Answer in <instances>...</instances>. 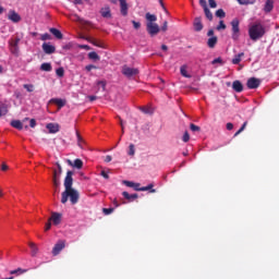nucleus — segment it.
<instances>
[{"instance_id": "f257e3e1", "label": "nucleus", "mask_w": 279, "mask_h": 279, "mask_svg": "<svg viewBox=\"0 0 279 279\" xmlns=\"http://www.w3.org/2000/svg\"><path fill=\"white\" fill-rule=\"evenodd\" d=\"M64 192L61 194V204H66L70 202L73 206L80 202V192L77 190L73 189V171L69 170L66 172L65 179H64Z\"/></svg>"}, {"instance_id": "f03ea898", "label": "nucleus", "mask_w": 279, "mask_h": 279, "mask_svg": "<svg viewBox=\"0 0 279 279\" xmlns=\"http://www.w3.org/2000/svg\"><path fill=\"white\" fill-rule=\"evenodd\" d=\"M266 33L267 31L265 29V25H263V23L260 22H255L248 27V36L251 40H253V43H256V40H260V38H263Z\"/></svg>"}, {"instance_id": "7ed1b4c3", "label": "nucleus", "mask_w": 279, "mask_h": 279, "mask_svg": "<svg viewBox=\"0 0 279 279\" xmlns=\"http://www.w3.org/2000/svg\"><path fill=\"white\" fill-rule=\"evenodd\" d=\"M240 24L241 22L239 21V19H233L231 21V32L233 40H239V36L241 34V28L239 27Z\"/></svg>"}, {"instance_id": "20e7f679", "label": "nucleus", "mask_w": 279, "mask_h": 279, "mask_svg": "<svg viewBox=\"0 0 279 279\" xmlns=\"http://www.w3.org/2000/svg\"><path fill=\"white\" fill-rule=\"evenodd\" d=\"M146 32L149 34V36H158L160 33V26H158L157 23H146Z\"/></svg>"}, {"instance_id": "39448f33", "label": "nucleus", "mask_w": 279, "mask_h": 279, "mask_svg": "<svg viewBox=\"0 0 279 279\" xmlns=\"http://www.w3.org/2000/svg\"><path fill=\"white\" fill-rule=\"evenodd\" d=\"M138 69L136 68H130L128 65H124L122 68V75H125V77H134L136 75H138Z\"/></svg>"}, {"instance_id": "423d86ee", "label": "nucleus", "mask_w": 279, "mask_h": 279, "mask_svg": "<svg viewBox=\"0 0 279 279\" xmlns=\"http://www.w3.org/2000/svg\"><path fill=\"white\" fill-rule=\"evenodd\" d=\"M66 247V241L64 240H59L53 248H52V255L53 256H58V254H60V252H62V250H64Z\"/></svg>"}, {"instance_id": "0eeeda50", "label": "nucleus", "mask_w": 279, "mask_h": 279, "mask_svg": "<svg viewBox=\"0 0 279 279\" xmlns=\"http://www.w3.org/2000/svg\"><path fill=\"white\" fill-rule=\"evenodd\" d=\"M246 86L251 90L258 88V86H260V78H256V77L248 78L246 82Z\"/></svg>"}, {"instance_id": "6e6552de", "label": "nucleus", "mask_w": 279, "mask_h": 279, "mask_svg": "<svg viewBox=\"0 0 279 279\" xmlns=\"http://www.w3.org/2000/svg\"><path fill=\"white\" fill-rule=\"evenodd\" d=\"M119 3H120V14H122L123 16H128V12L130 10L128 0H119Z\"/></svg>"}, {"instance_id": "1a4fd4ad", "label": "nucleus", "mask_w": 279, "mask_h": 279, "mask_svg": "<svg viewBox=\"0 0 279 279\" xmlns=\"http://www.w3.org/2000/svg\"><path fill=\"white\" fill-rule=\"evenodd\" d=\"M41 48L43 51L46 52L48 56H51V53H56V46H52L50 44L44 43Z\"/></svg>"}, {"instance_id": "9d476101", "label": "nucleus", "mask_w": 279, "mask_h": 279, "mask_svg": "<svg viewBox=\"0 0 279 279\" xmlns=\"http://www.w3.org/2000/svg\"><path fill=\"white\" fill-rule=\"evenodd\" d=\"M8 19H9V21H12V23H20L21 15H19V13H16V11L11 10V11H9Z\"/></svg>"}, {"instance_id": "9b49d317", "label": "nucleus", "mask_w": 279, "mask_h": 279, "mask_svg": "<svg viewBox=\"0 0 279 279\" xmlns=\"http://www.w3.org/2000/svg\"><path fill=\"white\" fill-rule=\"evenodd\" d=\"M194 32H202L204 29V24L202 23V17H195L193 22Z\"/></svg>"}, {"instance_id": "f8f14e48", "label": "nucleus", "mask_w": 279, "mask_h": 279, "mask_svg": "<svg viewBox=\"0 0 279 279\" xmlns=\"http://www.w3.org/2000/svg\"><path fill=\"white\" fill-rule=\"evenodd\" d=\"M47 130L49 131L50 134H58L60 132V125L54 124V123H48L46 125Z\"/></svg>"}, {"instance_id": "ddd939ff", "label": "nucleus", "mask_w": 279, "mask_h": 279, "mask_svg": "<svg viewBox=\"0 0 279 279\" xmlns=\"http://www.w3.org/2000/svg\"><path fill=\"white\" fill-rule=\"evenodd\" d=\"M49 220L52 221L54 226H60V222L62 221V215L59 213H52V216Z\"/></svg>"}, {"instance_id": "4468645a", "label": "nucleus", "mask_w": 279, "mask_h": 279, "mask_svg": "<svg viewBox=\"0 0 279 279\" xmlns=\"http://www.w3.org/2000/svg\"><path fill=\"white\" fill-rule=\"evenodd\" d=\"M50 104H54L58 108H64V106H66V100L62 98H52Z\"/></svg>"}, {"instance_id": "2eb2a0df", "label": "nucleus", "mask_w": 279, "mask_h": 279, "mask_svg": "<svg viewBox=\"0 0 279 279\" xmlns=\"http://www.w3.org/2000/svg\"><path fill=\"white\" fill-rule=\"evenodd\" d=\"M88 43L94 45V47H99L100 49H106V45L104 41L95 39V38H87Z\"/></svg>"}, {"instance_id": "dca6fc26", "label": "nucleus", "mask_w": 279, "mask_h": 279, "mask_svg": "<svg viewBox=\"0 0 279 279\" xmlns=\"http://www.w3.org/2000/svg\"><path fill=\"white\" fill-rule=\"evenodd\" d=\"M232 88L235 93H243V83H241V81H234L232 83Z\"/></svg>"}, {"instance_id": "f3484780", "label": "nucleus", "mask_w": 279, "mask_h": 279, "mask_svg": "<svg viewBox=\"0 0 279 279\" xmlns=\"http://www.w3.org/2000/svg\"><path fill=\"white\" fill-rule=\"evenodd\" d=\"M122 195L124 199H128V202H134V199H138V194H130L128 192H122Z\"/></svg>"}, {"instance_id": "a211bd4d", "label": "nucleus", "mask_w": 279, "mask_h": 279, "mask_svg": "<svg viewBox=\"0 0 279 279\" xmlns=\"http://www.w3.org/2000/svg\"><path fill=\"white\" fill-rule=\"evenodd\" d=\"M271 10H274V0H266V3L264 5V12H266V14H269Z\"/></svg>"}, {"instance_id": "6ab92c4d", "label": "nucleus", "mask_w": 279, "mask_h": 279, "mask_svg": "<svg viewBox=\"0 0 279 279\" xmlns=\"http://www.w3.org/2000/svg\"><path fill=\"white\" fill-rule=\"evenodd\" d=\"M217 41L218 38L217 36H213L207 40V47H209V49H215V47L217 46Z\"/></svg>"}, {"instance_id": "aec40b11", "label": "nucleus", "mask_w": 279, "mask_h": 279, "mask_svg": "<svg viewBox=\"0 0 279 279\" xmlns=\"http://www.w3.org/2000/svg\"><path fill=\"white\" fill-rule=\"evenodd\" d=\"M49 32L50 34H53L58 38V40H62L63 35H62V32H60V29L52 27L49 29Z\"/></svg>"}, {"instance_id": "412c9836", "label": "nucleus", "mask_w": 279, "mask_h": 279, "mask_svg": "<svg viewBox=\"0 0 279 279\" xmlns=\"http://www.w3.org/2000/svg\"><path fill=\"white\" fill-rule=\"evenodd\" d=\"M100 13H101V16L104 19H111L112 17V13H110V8L101 9Z\"/></svg>"}, {"instance_id": "4be33fe9", "label": "nucleus", "mask_w": 279, "mask_h": 279, "mask_svg": "<svg viewBox=\"0 0 279 279\" xmlns=\"http://www.w3.org/2000/svg\"><path fill=\"white\" fill-rule=\"evenodd\" d=\"M11 125L15 128V130H23V122H21V120L11 121Z\"/></svg>"}, {"instance_id": "5701e85b", "label": "nucleus", "mask_w": 279, "mask_h": 279, "mask_svg": "<svg viewBox=\"0 0 279 279\" xmlns=\"http://www.w3.org/2000/svg\"><path fill=\"white\" fill-rule=\"evenodd\" d=\"M145 17L147 23H156L158 21V17L151 13H146Z\"/></svg>"}, {"instance_id": "b1692460", "label": "nucleus", "mask_w": 279, "mask_h": 279, "mask_svg": "<svg viewBox=\"0 0 279 279\" xmlns=\"http://www.w3.org/2000/svg\"><path fill=\"white\" fill-rule=\"evenodd\" d=\"M28 245L31 247L32 256H36V254H38V246H36V243L29 242Z\"/></svg>"}, {"instance_id": "393cba45", "label": "nucleus", "mask_w": 279, "mask_h": 279, "mask_svg": "<svg viewBox=\"0 0 279 279\" xmlns=\"http://www.w3.org/2000/svg\"><path fill=\"white\" fill-rule=\"evenodd\" d=\"M243 56H245L244 52H240V53L235 54L234 58L232 59V64H240L241 58H243Z\"/></svg>"}, {"instance_id": "a878e982", "label": "nucleus", "mask_w": 279, "mask_h": 279, "mask_svg": "<svg viewBox=\"0 0 279 279\" xmlns=\"http://www.w3.org/2000/svg\"><path fill=\"white\" fill-rule=\"evenodd\" d=\"M40 71H46L47 73L51 72L52 71V66H51V63H43L40 65Z\"/></svg>"}, {"instance_id": "bb28decb", "label": "nucleus", "mask_w": 279, "mask_h": 279, "mask_svg": "<svg viewBox=\"0 0 279 279\" xmlns=\"http://www.w3.org/2000/svg\"><path fill=\"white\" fill-rule=\"evenodd\" d=\"M27 270L23 269V268H17L15 270H11L10 275L11 276H21L23 274H25Z\"/></svg>"}, {"instance_id": "cd10ccee", "label": "nucleus", "mask_w": 279, "mask_h": 279, "mask_svg": "<svg viewBox=\"0 0 279 279\" xmlns=\"http://www.w3.org/2000/svg\"><path fill=\"white\" fill-rule=\"evenodd\" d=\"M76 138H77V145L81 147V149H84V140L82 138V135H80V132L76 131Z\"/></svg>"}, {"instance_id": "c85d7f7f", "label": "nucleus", "mask_w": 279, "mask_h": 279, "mask_svg": "<svg viewBox=\"0 0 279 279\" xmlns=\"http://www.w3.org/2000/svg\"><path fill=\"white\" fill-rule=\"evenodd\" d=\"M141 191H149V193H156V190L154 189V183H150L147 186L141 187Z\"/></svg>"}, {"instance_id": "c756f323", "label": "nucleus", "mask_w": 279, "mask_h": 279, "mask_svg": "<svg viewBox=\"0 0 279 279\" xmlns=\"http://www.w3.org/2000/svg\"><path fill=\"white\" fill-rule=\"evenodd\" d=\"M73 167L75 169H82V167H84V161H82V159H75L73 162Z\"/></svg>"}, {"instance_id": "7c9ffc66", "label": "nucleus", "mask_w": 279, "mask_h": 279, "mask_svg": "<svg viewBox=\"0 0 279 279\" xmlns=\"http://www.w3.org/2000/svg\"><path fill=\"white\" fill-rule=\"evenodd\" d=\"M205 16L208 21H213V12H210V9L205 8L204 9Z\"/></svg>"}, {"instance_id": "2f4dec72", "label": "nucleus", "mask_w": 279, "mask_h": 279, "mask_svg": "<svg viewBox=\"0 0 279 279\" xmlns=\"http://www.w3.org/2000/svg\"><path fill=\"white\" fill-rule=\"evenodd\" d=\"M180 73L183 77H191V75H189V72L186 71V65H182L180 68Z\"/></svg>"}, {"instance_id": "473e14b6", "label": "nucleus", "mask_w": 279, "mask_h": 279, "mask_svg": "<svg viewBox=\"0 0 279 279\" xmlns=\"http://www.w3.org/2000/svg\"><path fill=\"white\" fill-rule=\"evenodd\" d=\"M216 16H217L218 19H226V11H223V9H218V10L216 11Z\"/></svg>"}, {"instance_id": "72a5a7b5", "label": "nucleus", "mask_w": 279, "mask_h": 279, "mask_svg": "<svg viewBox=\"0 0 279 279\" xmlns=\"http://www.w3.org/2000/svg\"><path fill=\"white\" fill-rule=\"evenodd\" d=\"M88 58H89V60H100L99 54H97V52H95V51L89 52Z\"/></svg>"}, {"instance_id": "f704fd0d", "label": "nucleus", "mask_w": 279, "mask_h": 279, "mask_svg": "<svg viewBox=\"0 0 279 279\" xmlns=\"http://www.w3.org/2000/svg\"><path fill=\"white\" fill-rule=\"evenodd\" d=\"M245 128H247V121H245L242 126L239 129L238 132H235L234 136H239V134H241V132H243L245 130Z\"/></svg>"}, {"instance_id": "c9c22d12", "label": "nucleus", "mask_w": 279, "mask_h": 279, "mask_svg": "<svg viewBox=\"0 0 279 279\" xmlns=\"http://www.w3.org/2000/svg\"><path fill=\"white\" fill-rule=\"evenodd\" d=\"M183 143H189L191 141V135H189V131H185L182 137Z\"/></svg>"}, {"instance_id": "e433bc0d", "label": "nucleus", "mask_w": 279, "mask_h": 279, "mask_svg": "<svg viewBox=\"0 0 279 279\" xmlns=\"http://www.w3.org/2000/svg\"><path fill=\"white\" fill-rule=\"evenodd\" d=\"M0 112L5 117V114H8V105L0 106Z\"/></svg>"}, {"instance_id": "4c0bfd02", "label": "nucleus", "mask_w": 279, "mask_h": 279, "mask_svg": "<svg viewBox=\"0 0 279 279\" xmlns=\"http://www.w3.org/2000/svg\"><path fill=\"white\" fill-rule=\"evenodd\" d=\"M58 77H64V68H59L56 70Z\"/></svg>"}, {"instance_id": "58836bf2", "label": "nucleus", "mask_w": 279, "mask_h": 279, "mask_svg": "<svg viewBox=\"0 0 279 279\" xmlns=\"http://www.w3.org/2000/svg\"><path fill=\"white\" fill-rule=\"evenodd\" d=\"M190 130L192 132H201L202 129L198 125H195L194 123H191L190 124Z\"/></svg>"}, {"instance_id": "ea45409f", "label": "nucleus", "mask_w": 279, "mask_h": 279, "mask_svg": "<svg viewBox=\"0 0 279 279\" xmlns=\"http://www.w3.org/2000/svg\"><path fill=\"white\" fill-rule=\"evenodd\" d=\"M136 154V149L134 147V144H130L129 146V156H134Z\"/></svg>"}, {"instance_id": "a19ab883", "label": "nucleus", "mask_w": 279, "mask_h": 279, "mask_svg": "<svg viewBox=\"0 0 279 279\" xmlns=\"http://www.w3.org/2000/svg\"><path fill=\"white\" fill-rule=\"evenodd\" d=\"M104 215H112L114 213V208H102Z\"/></svg>"}, {"instance_id": "79ce46f5", "label": "nucleus", "mask_w": 279, "mask_h": 279, "mask_svg": "<svg viewBox=\"0 0 279 279\" xmlns=\"http://www.w3.org/2000/svg\"><path fill=\"white\" fill-rule=\"evenodd\" d=\"M226 23H223V20L219 22V25L216 27L218 32H221V29H226Z\"/></svg>"}, {"instance_id": "37998d69", "label": "nucleus", "mask_w": 279, "mask_h": 279, "mask_svg": "<svg viewBox=\"0 0 279 279\" xmlns=\"http://www.w3.org/2000/svg\"><path fill=\"white\" fill-rule=\"evenodd\" d=\"M122 184H124V186H129V189H133L134 187V182L132 181H122Z\"/></svg>"}, {"instance_id": "c03bdc74", "label": "nucleus", "mask_w": 279, "mask_h": 279, "mask_svg": "<svg viewBox=\"0 0 279 279\" xmlns=\"http://www.w3.org/2000/svg\"><path fill=\"white\" fill-rule=\"evenodd\" d=\"M24 88H25L28 93H34V85L24 84Z\"/></svg>"}, {"instance_id": "a18cd8bd", "label": "nucleus", "mask_w": 279, "mask_h": 279, "mask_svg": "<svg viewBox=\"0 0 279 279\" xmlns=\"http://www.w3.org/2000/svg\"><path fill=\"white\" fill-rule=\"evenodd\" d=\"M238 3H240V5H251V1L250 0H236Z\"/></svg>"}, {"instance_id": "49530a36", "label": "nucleus", "mask_w": 279, "mask_h": 279, "mask_svg": "<svg viewBox=\"0 0 279 279\" xmlns=\"http://www.w3.org/2000/svg\"><path fill=\"white\" fill-rule=\"evenodd\" d=\"M41 40H51V35L49 33H45L41 35Z\"/></svg>"}, {"instance_id": "de8ad7c7", "label": "nucleus", "mask_w": 279, "mask_h": 279, "mask_svg": "<svg viewBox=\"0 0 279 279\" xmlns=\"http://www.w3.org/2000/svg\"><path fill=\"white\" fill-rule=\"evenodd\" d=\"M211 64H223V60L219 57L213 60Z\"/></svg>"}, {"instance_id": "09e8293b", "label": "nucleus", "mask_w": 279, "mask_h": 279, "mask_svg": "<svg viewBox=\"0 0 279 279\" xmlns=\"http://www.w3.org/2000/svg\"><path fill=\"white\" fill-rule=\"evenodd\" d=\"M132 25H133L134 29H141V22H136L133 20Z\"/></svg>"}, {"instance_id": "8fccbe9b", "label": "nucleus", "mask_w": 279, "mask_h": 279, "mask_svg": "<svg viewBox=\"0 0 279 279\" xmlns=\"http://www.w3.org/2000/svg\"><path fill=\"white\" fill-rule=\"evenodd\" d=\"M93 69H97L96 65L89 64L85 66V71H87L88 73H90V71H93Z\"/></svg>"}, {"instance_id": "3c124183", "label": "nucleus", "mask_w": 279, "mask_h": 279, "mask_svg": "<svg viewBox=\"0 0 279 279\" xmlns=\"http://www.w3.org/2000/svg\"><path fill=\"white\" fill-rule=\"evenodd\" d=\"M52 182H53V186L56 189H58L60 186V179L54 178V179H52Z\"/></svg>"}, {"instance_id": "603ef678", "label": "nucleus", "mask_w": 279, "mask_h": 279, "mask_svg": "<svg viewBox=\"0 0 279 279\" xmlns=\"http://www.w3.org/2000/svg\"><path fill=\"white\" fill-rule=\"evenodd\" d=\"M168 28H169V23L167 21H165L161 26V32H167Z\"/></svg>"}, {"instance_id": "864d4df0", "label": "nucleus", "mask_w": 279, "mask_h": 279, "mask_svg": "<svg viewBox=\"0 0 279 279\" xmlns=\"http://www.w3.org/2000/svg\"><path fill=\"white\" fill-rule=\"evenodd\" d=\"M60 172L58 171V170H53V178H52V180H60Z\"/></svg>"}, {"instance_id": "5fc2aeb1", "label": "nucleus", "mask_w": 279, "mask_h": 279, "mask_svg": "<svg viewBox=\"0 0 279 279\" xmlns=\"http://www.w3.org/2000/svg\"><path fill=\"white\" fill-rule=\"evenodd\" d=\"M208 3H209V8H213V9L217 8V1L208 0Z\"/></svg>"}, {"instance_id": "6e6d98bb", "label": "nucleus", "mask_w": 279, "mask_h": 279, "mask_svg": "<svg viewBox=\"0 0 279 279\" xmlns=\"http://www.w3.org/2000/svg\"><path fill=\"white\" fill-rule=\"evenodd\" d=\"M78 49H85L86 51H90V46H88V45H78Z\"/></svg>"}, {"instance_id": "4d7b16f0", "label": "nucleus", "mask_w": 279, "mask_h": 279, "mask_svg": "<svg viewBox=\"0 0 279 279\" xmlns=\"http://www.w3.org/2000/svg\"><path fill=\"white\" fill-rule=\"evenodd\" d=\"M199 5H202L204 10H206V8H208L206 0H199Z\"/></svg>"}, {"instance_id": "13d9d810", "label": "nucleus", "mask_w": 279, "mask_h": 279, "mask_svg": "<svg viewBox=\"0 0 279 279\" xmlns=\"http://www.w3.org/2000/svg\"><path fill=\"white\" fill-rule=\"evenodd\" d=\"M51 230V220H48V222L46 223V227H45V231H49Z\"/></svg>"}, {"instance_id": "bf43d9fd", "label": "nucleus", "mask_w": 279, "mask_h": 279, "mask_svg": "<svg viewBox=\"0 0 279 279\" xmlns=\"http://www.w3.org/2000/svg\"><path fill=\"white\" fill-rule=\"evenodd\" d=\"M134 191H141V183H133Z\"/></svg>"}, {"instance_id": "052dcab7", "label": "nucleus", "mask_w": 279, "mask_h": 279, "mask_svg": "<svg viewBox=\"0 0 279 279\" xmlns=\"http://www.w3.org/2000/svg\"><path fill=\"white\" fill-rule=\"evenodd\" d=\"M227 130H229V131L234 130V124H232V122H228Z\"/></svg>"}, {"instance_id": "680f3d73", "label": "nucleus", "mask_w": 279, "mask_h": 279, "mask_svg": "<svg viewBox=\"0 0 279 279\" xmlns=\"http://www.w3.org/2000/svg\"><path fill=\"white\" fill-rule=\"evenodd\" d=\"M29 126L31 128H36V119H31Z\"/></svg>"}, {"instance_id": "e2e57ef3", "label": "nucleus", "mask_w": 279, "mask_h": 279, "mask_svg": "<svg viewBox=\"0 0 279 279\" xmlns=\"http://www.w3.org/2000/svg\"><path fill=\"white\" fill-rule=\"evenodd\" d=\"M100 174L102 175V178H105V180H108L110 178V175H108V172L106 171H101Z\"/></svg>"}, {"instance_id": "0e129e2a", "label": "nucleus", "mask_w": 279, "mask_h": 279, "mask_svg": "<svg viewBox=\"0 0 279 279\" xmlns=\"http://www.w3.org/2000/svg\"><path fill=\"white\" fill-rule=\"evenodd\" d=\"M105 162H112V156L107 155V156L105 157Z\"/></svg>"}, {"instance_id": "69168bd1", "label": "nucleus", "mask_w": 279, "mask_h": 279, "mask_svg": "<svg viewBox=\"0 0 279 279\" xmlns=\"http://www.w3.org/2000/svg\"><path fill=\"white\" fill-rule=\"evenodd\" d=\"M57 167H58V172H59V175H62V166L59 163V162H57Z\"/></svg>"}, {"instance_id": "338daca9", "label": "nucleus", "mask_w": 279, "mask_h": 279, "mask_svg": "<svg viewBox=\"0 0 279 279\" xmlns=\"http://www.w3.org/2000/svg\"><path fill=\"white\" fill-rule=\"evenodd\" d=\"M207 36H209L210 38H213V36H215V31L214 29H209L207 32Z\"/></svg>"}, {"instance_id": "774afa93", "label": "nucleus", "mask_w": 279, "mask_h": 279, "mask_svg": "<svg viewBox=\"0 0 279 279\" xmlns=\"http://www.w3.org/2000/svg\"><path fill=\"white\" fill-rule=\"evenodd\" d=\"M8 165H5V163H2L1 165V171H8Z\"/></svg>"}]
</instances>
